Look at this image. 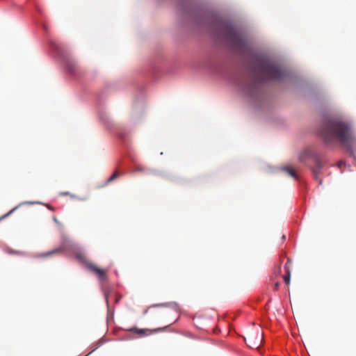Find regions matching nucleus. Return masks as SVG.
Instances as JSON below:
<instances>
[{
  "label": "nucleus",
  "instance_id": "obj_10",
  "mask_svg": "<svg viewBox=\"0 0 356 356\" xmlns=\"http://www.w3.org/2000/svg\"><path fill=\"white\" fill-rule=\"evenodd\" d=\"M246 344L252 348H259L262 343L263 334L259 332H257L254 334L248 335V338H245Z\"/></svg>",
  "mask_w": 356,
  "mask_h": 356
},
{
  "label": "nucleus",
  "instance_id": "obj_14",
  "mask_svg": "<svg viewBox=\"0 0 356 356\" xmlns=\"http://www.w3.org/2000/svg\"><path fill=\"white\" fill-rule=\"evenodd\" d=\"M41 204V203L40 202H29V201H26V202L22 203V204ZM20 205H21V204L19 205L14 207L7 214L3 216V218L8 216L10 214H11L13 212H14Z\"/></svg>",
  "mask_w": 356,
  "mask_h": 356
},
{
  "label": "nucleus",
  "instance_id": "obj_6",
  "mask_svg": "<svg viewBox=\"0 0 356 356\" xmlns=\"http://www.w3.org/2000/svg\"><path fill=\"white\" fill-rule=\"evenodd\" d=\"M46 43L49 53L60 62L68 76L77 79L82 75V70L66 45L49 38Z\"/></svg>",
  "mask_w": 356,
  "mask_h": 356
},
{
  "label": "nucleus",
  "instance_id": "obj_23",
  "mask_svg": "<svg viewBox=\"0 0 356 356\" xmlns=\"http://www.w3.org/2000/svg\"><path fill=\"white\" fill-rule=\"evenodd\" d=\"M169 327H170V326H166V327H163V328H159V329L156 330V331L161 330H162V329H168Z\"/></svg>",
  "mask_w": 356,
  "mask_h": 356
},
{
  "label": "nucleus",
  "instance_id": "obj_26",
  "mask_svg": "<svg viewBox=\"0 0 356 356\" xmlns=\"http://www.w3.org/2000/svg\"><path fill=\"white\" fill-rule=\"evenodd\" d=\"M166 305V304L165 303V304L156 305V306H164V305Z\"/></svg>",
  "mask_w": 356,
  "mask_h": 356
},
{
  "label": "nucleus",
  "instance_id": "obj_12",
  "mask_svg": "<svg viewBox=\"0 0 356 356\" xmlns=\"http://www.w3.org/2000/svg\"><path fill=\"white\" fill-rule=\"evenodd\" d=\"M126 173L125 171L123 170H115L106 180V184L113 181L114 179H117L118 177L124 175Z\"/></svg>",
  "mask_w": 356,
  "mask_h": 356
},
{
  "label": "nucleus",
  "instance_id": "obj_11",
  "mask_svg": "<svg viewBox=\"0 0 356 356\" xmlns=\"http://www.w3.org/2000/svg\"><path fill=\"white\" fill-rule=\"evenodd\" d=\"M144 114L145 111L143 107L138 108L136 105L131 114L130 126L136 125L137 124L141 122L143 120Z\"/></svg>",
  "mask_w": 356,
  "mask_h": 356
},
{
  "label": "nucleus",
  "instance_id": "obj_5",
  "mask_svg": "<svg viewBox=\"0 0 356 356\" xmlns=\"http://www.w3.org/2000/svg\"><path fill=\"white\" fill-rule=\"evenodd\" d=\"M252 82L257 84L269 81H280L284 73L277 63L267 57L257 58L251 68Z\"/></svg>",
  "mask_w": 356,
  "mask_h": 356
},
{
  "label": "nucleus",
  "instance_id": "obj_20",
  "mask_svg": "<svg viewBox=\"0 0 356 356\" xmlns=\"http://www.w3.org/2000/svg\"><path fill=\"white\" fill-rule=\"evenodd\" d=\"M343 164H344V163H343V161H339V163H338V165H339V167H341V166L342 165H343Z\"/></svg>",
  "mask_w": 356,
  "mask_h": 356
},
{
  "label": "nucleus",
  "instance_id": "obj_22",
  "mask_svg": "<svg viewBox=\"0 0 356 356\" xmlns=\"http://www.w3.org/2000/svg\"><path fill=\"white\" fill-rule=\"evenodd\" d=\"M281 273V267L279 266L277 269V274H280Z\"/></svg>",
  "mask_w": 356,
  "mask_h": 356
},
{
  "label": "nucleus",
  "instance_id": "obj_25",
  "mask_svg": "<svg viewBox=\"0 0 356 356\" xmlns=\"http://www.w3.org/2000/svg\"><path fill=\"white\" fill-rule=\"evenodd\" d=\"M119 300H120V298H116L115 299V303H118L119 302Z\"/></svg>",
  "mask_w": 356,
  "mask_h": 356
},
{
  "label": "nucleus",
  "instance_id": "obj_7",
  "mask_svg": "<svg viewBox=\"0 0 356 356\" xmlns=\"http://www.w3.org/2000/svg\"><path fill=\"white\" fill-rule=\"evenodd\" d=\"M217 35L236 50H241L245 46V39L231 23H220Z\"/></svg>",
  "mask_w": 356,
  "mask_h": 356
},
{
  "label": "nucleus",
  "instance_id": "obj_19",
  "mask_svg": "<svg viewBox=\"0 0 356 356\" xmlns=\"http://www.w3.org/2000/svg\"><path fill=\"white\" fill-rule=\"evenodd\" d=\"M279 286H280V283L279 282H276L275 284V289L277 290L279 289Z\"/></svg>",
  "mask_w": 356,
  "mask_h": 356
},
{
  "label": "nucleus",
  "instance_id": "obj_29",
  "mask_svg": "<svg viewBox=\"0 0 356 356\" xmlns=\"http://www.w3.org/2000/svg\"><path fill=\"white\" fill-rule=\"evenodd\" d=\"M178 321V317L175 319V322H177Z\"/></svg>",
  "mask_w": 356,
  "mask_h": 356
},
{
  "label": "nucleus",
  "instance_id": "obj_15",
  "mask_svg": "<svg viewBox=\"0 0 356 356\" xmlns=\"http://www.w3.org/2000/svg\"><path fill=\"white\" fill-rule=\"evenodd\" d=\"M284 268L286 269V274L283 275V280H284V282L286 284H289V283H290V276H291L290 275L289 268L287 266L286 264H285Z\"/></svg>",
  "mask_w": 356,
  "mask_h": 356
},
{
  "label": "nucleus",
  "instance_id": "obj_17",
  "mask_svg": "<svg viewBox=\"0 0 356 356\" xmlns=\"http://www.w3.org/2000/svg\"><path fill=\"white\" fill-rule=\"evenodd\" d=\"M103 343H104V340H103V339H101L96 343L95 347L86 356H88L89 354L92 353L95 349H97L99 346H100Z\"/></svg>",
  "mask_w": 356,
  "mask_h": 356
},
{
  "label": "nucleus",
  "instance_id": "obj_16",
  "mask_svg": "<svg viewBox=\"0 0 356 356\" xmlns=\"http://www.w3.org/2000/svg\"><path fill=\"white\" fill-rule=\"evenodd\" d=\"M147 330H145V329H138V328H136V327H132L129 330V331L132 333H134V334H140L141 336L144 335L145 334V332L147 331Z\"/></svg>",
  "mask_w": 356,
  "mask_h": 356
},
{
  "label": "nucleus",
  "instance_id": "obj_2",
  "mask_svg": "<svg viewBox=\"0 0 356 356\" xmlns=\"http://www.w3.org/2000/svg\"><path fill=\"white\" fill-rule=\"evenodd\" d=\"M98 116L99 120L104 124L106 128L110 131L113 132L116 138L124 145L126 150L125 154L127 159L135 165V167L131 170V172H142L145 175H153L156 176L165 177V175L161 171L145 168L141 165L136 163V156L134 152L129 147V135L131 132V129L129 127H122L121 125L115 124L110 119L109 115L102 108H98Z\"/></svg>",
  "mask_w": 356,
  "mask_h": 356
},
{
  "label": "nucleus",
  "instance_id": "obj_27",
  "mask_svg": "<svg viewBox=\"0 0 356 356\" xmlns=\"http://www.w3.org/2000/svg\"><path fill=\"white\" fill-rule=\"evenodd\" d=\"M54 220L56 222V223H58L57 219L56 218H54Z\"/></svg>",
  "mask_w": 356,
  "mask_h": 356
},
{
  "label": "nucleus",
  "instance_id": "obj_28",
  "mask_svg": "<svg viewBox=\"0 0 356 356\" xmlns=\"http://www.w3.org/2000/svg\"><path fill=\"white\" fill-rule=\"evenodd\" d=\"M54 220L56 222V223H58L57 219L56 218H54Z\"/></svg>",
  "mask_w": 356,
  "mask_h": 356
},
{
  "label": "nucleus",
  "instance_id": "obj_21",
  "mask_svg": "<svg viewBox=\"0 0 356 356\" xmlns=\"http://www.w3.org/2000/svg\"><path fill=\"white\" fill-rule=\"evenodd\" d=\"M97 104H100L101 97H97Z\"/></svg>",
  "mask_w": 356,
  "mask_h": 356
},
{
  "label": "nucleus",
  "instance_id": "obj_1",
  "mask_svg": "<svg viewBox=\"0 0 356 356\" xmlns=\"http://www.w3.org/2000/svg\"><path fill=\"white\" fill-rule=\"evenodd\" d=\"M67 252L74 255L75 258L81 264H85L89 269L96 273L101 282L102 289L106 300L107 306V321L113 318L114 311L111 309L108 298L111 293L109 288L105 286L104 283L107 281V277L104 270L97 268L92 264L87 261L84 250L80 247L74 241L70 239L64 234L61 235V244L59 248H55L51 251H48L44 254L39 255L40 257L50 256L54 254Z\"/></svg>",
  "mask_w": 356,
  "mask_h": 356
},
{
  "label": "nucleus",
  "instance_id": "obj_9",
  "mask_svg": "<svg viewBox=\"0 0 356 356\" xmlns=\"http://www.w3.org/2000/svg\"><path fill=\"white\" fill-rule=\"evenodd\" d=\"M307 159H311L314 162V166L312 168V172L315 179L318 180L321 169L323 165V162L321 160V155L311 149H307L300 155L299 159L301 161H303Z\"/></svg>",
  "mask_w": 356,
  "mask_h": 356
},
{
  "label": "nucleus",
  "instance_id": "obj_4",
  "mask_svg": "<svg viewBox=\"0 0 356 356\" xmlns=\"http://www.w3.org/2000/svg\"><path fill=\"white\" fill-rule=\"evenodd\" d=\"M168 65L167 60L161 54L149 58L137 72L134 83L137 91L142 92L145 88L146 81H156L163 73V71L166 70L168 74H172L171 70H165Z\"/></svg>",
  "mask_w": 356,
  "mask_h": 356
},
{
  "label": "nucleus",
  "instance_id": "obj_8",
  "mask_svg": "<svg viewBox=\"0 0 356 356\" xmlns=\"http://www.w3.org/2000/svg\"><path fill=\"white\" fill-rule=\"evenodd\" d=\"M27 9L30 13L34 23L40 27L45 33H48V27L43 20L44 13L38 0H27Z\"/></svg>",
  "mask_w": 356,
  "mask_h": 356
},
{
  "label": "nucleus",
  "instance_id": "obj_3",
  "mask_svg": "<svg viewBox=\"0 0 356 356\" xmlns=\"http://www.w3.org/2000/svg\"><path fill=\"white\" fill-rule=\"evenodd\" d=\"M320 135L325 143L331 145L339 143L348 152H353L356 138L349 123L340 119L329 120L323 124Z\"/></svg>",
  "mask_w": 356,
  "mask_h": 356
},
{
  "label": "nucleus",
  "instance_id": "obj_13",
  "mask_svg": "<svg viewBox=\"0 0 356 356\" xmlns=\"http://www.w3.org/2000/svg\"><path fill=\"white\" fill-rule=\"evenodd\" d=\"M283 170L286 171L288 175L293 178L297 179V175L295 172V170L290 165H286L283 168Z\"/></svg>",
  "mask_w": 356,
  "mask_h": 356
},
{
  "label": "nucleus",
  "instance_id": "obj_18",
  "mask_svg": "<svg viewBox=\"0 0 356 356\" xmlns=\"http://www.w3.org/2000/svg\"><path fill=\"white\" fill-rule=\"evenodd\" d=\"M170 305H171L172 306V307L175 309V310H177V305L174 302V303H170Z\"/></svg>",
  "mask_w": 356,
  "mask_h": 356
},
{
  "label": "nucleus",
  "instance_id": "obj_24",
  "mask_svg": "<svg viewBox=\"0 0 356 356\" xmlns=\"http://www.w3.org/2000/svg\"><path fill=\"white\" fill-rule=\"evenodd\" d=\"M68 193L67 192H64V193H61L60 195H67Z\"/></svg>",
  "mask_w": 356,
  "mask_h": 356
}]
</instances>
